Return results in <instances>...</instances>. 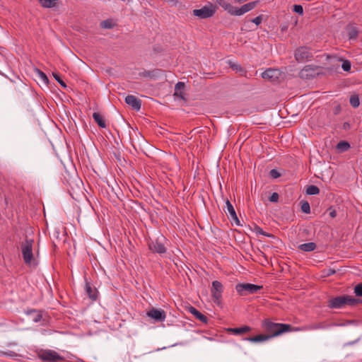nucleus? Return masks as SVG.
<instances>
[{"instance_id": "79ce46f5", "label": "nucleus", "mask_w": 362, "mask_h": 362, "mask_svg": "<svg viewBox=\"0 0 362 362\" xmlns=\"http://www.w3.org/2000/svg\"><path fill=\"white\" fill-rule=\"evenodd\" d=\"M255 231L256 232V233L261 234V235H262V233H264V230H262V228L257 226H255Z\"/></svg>"}, {"instance_id": "72a5a7b5", "label": "nucleus", "mask_w": 362, "mask_h": 362, "mask_svg": "<svg viewBox=\"0 0 362 362\" xmlns=\"http://www.w3.org/2000/svg\"><path fill=\"white\" fill-rule=\"evenodd\" d=\"M293 11L296 13H298L299 15H303V8L301 5H294L293 6Z\"/></svg>"}, {"instance_id": "a18cd8bd", "label": "nucleus", "mask_w": 362, "mask_h": 362, "mask_svg": "<svg viewBox=\"0 0 362 362\" xmlns=\"http://www.w3.org/2000/svg\"><path fill=\"white\" fill-rule=\"evenodd\" d=\"M262 235H264L267 237H270V238H274V235L273 234L267 233L265 231H264V233H262Z\"/></svg>"}, {"instance_id": "c85d7f7f", "label": "nucleus", "mask_w": 362, "mask_h": 362, "mask_svg": "<svg viewBox=\"0 0 362 362\" xmlns=\"http://www.w3.org/2000/svg\"><path fill=\"white\" fill-rule=\"evenodd\" d=\"M301 204V211L305 214H309L310 212V204L307 201H303Z\"/></svg>"}, {"instance_id": "7ed1b4c3", "label": "nucleus", "mask_w": 362, "mask_h": 362, "mask_svg": "<svg viewBox=\"0 0 362 362\" xmlns=\"http://www.w3.org/2000/svg\"><path fill=\"white\" fill-rule=\"evenodd\" d=\"M35 242L33 239H29L26 235L25 239L21 244V250L23 261L25 264H35V258L33 252V247Z\"/></svg>"}, {"instance_id": "6e6552de", "label": "nucleus", "mask_w": 362, "mask_h": 362, "mask_svg": "<svg viewBox=\"0 0 362 362\" xmlns=\"http://www.w3.org/2000/svg\"><path fill=\"white\" fill-rule=\"evenodd\" d=\"M164 240V237L160 235L157 238L154 240H151L148 243L149 249L153 252L158 253L160 255L164 254L166 252V248L165 247L163 241Z\"/></svg>"}, {"instance_id": "cd10ccee", "label": "nucleus", "mask_w": 362, "mask_h": 362, "mask_svg": "<svg viewBox=\"0 0 362 362\" xmlns=\"http://www.w3.org/2000/svg\"><path fill=\"white\" fill-rule=\"evenodd\" d=\"M358 30L356 28L352 27L349 29L348 35L349 39H356L358 37Z\"/></svg>"}, {"instance_id": "0eeeda50", "label": "nucleus", "mask_w": 362, "mask_h": 362, "mask_svg": "<svg viewBox=\"0 0 362 362\" xmlns=\"http://www.w3.org/2000/svg\"><path fill=\"white\" fill-rule=\"evenodd\" d=\"M216 8L215 6L210 4L209 6H204L200 9L193 10V14L201 19H205L213 16L216 13Z\"/></svg>"}, {"instance_id": "9b49d317", "label": "nucleus", "mask_w": 362, "mask_h": 362, "mask_svg": "<svg viewBox=\"0 0 362 362\" xmlns=\"http://www.w3.org/2000/svg\"><path fill=\"white\" fill-rule=\"evenodd\" d=\"M147 315L158 322L164 321L166 317L165 312L163 310L154 308L147 312Z\"/></svg>"}, {"instance_id": "5701e85b", "label": "nucleus", "mask_w": 362, "mask_h": 362, "mask_svg": "<svg viewBox=\"0 0 362 362\" xmlns=\"http://www.w3.org/2000/svg\"><path fill=\"white\" fill-rule=\"evenodd\" d=\"M350 144L349 142L346 141H339L337 144V149L339 151V152H345L346 151H348L349 148H350Z\"/></svg>"}, {"instance_id": "a878e982", "label": "nucleus", "mask_w": 362, "mask_h": 362, "mask_svg": "<svg viewBox=\"0 0 362 362\" xmlns=\"http://www.w3.org/2000/svg\"><path fill=\"white\" fill-rule=\"evenodd\" d=\"M306 193L309 195H316L320 193V189L315 185H309L306 189Z\"/></svg>"}, {"instance_id": "37998d69", "label": "nucleus", "mask_w": 362, "mask_h": 362, "mask_svg": "<svg viewBox=\"0 0 362 362\" xmlns=\"http://www.w3.org/2000/svg\"><path fill=\"white\" fill-rule=\"evenodd\" d=\"M329 216L332 217V218H335L336 216H337V212L334 209H332L331 208L329 209Z\"/></svg>"}, {"instance_id": "393cba45", "label": "nucleus", "mask_w": 362, "mask_h": 362, "mask_svg": "<svg viewBox=\"0 0 362 362\" xmlns=\"http://www.w3.org/2000/svg\"><path fill=\"white\" fill-rule=\"evenodd\" d=\"M38 1L44 8H52L57 5L54 3V0H38Z\"/></svg>"}, {"instance_id": "f257e3e1", "label": "nucleus", "mask_w": 362, "mask_h": 362, "mask_svg": "<svg viewBox=\"0 0 362 362\" xmlns=\"http://www.w3.org/2000/svg\"><path fill=\"white\" fill-rule=\"evenodd\" d=\"M362 303V300L348 295L339 296L328 300L327 306L332 309H339L346 305H356Z\"/></svg>"}, {"instance_id": "7c9ffc66", "label": "nucleus", "mask_w": 362, "mask_h": 362, "mask_svg": "<svg viewBox=\"0 0 362 362\" xmlns=\"http://www.w3.org/2000/svg\"><path fill=\"white\" fill-rule=\"evenodd\" d=\"M354 293L356 296L362 297V282L355 286Z\"/></svg>"}, {"instance_id": "4468645a", "label": "nucleus", "mask_w": 362, "mask_h": 362, "mask_svg": "<svg viewBox=\"0 0 362 362\" xmlns=\"http://www.w3.org/2000/svg\"><path fill=\"white\" fill-rule=\"evenodd\" d=\"M226 205L227 211H228V214L230 216V219L232 221H233L237 226H240L241 224H240V221H239V219L238 218V216L236 214L235 209H234L233 206L232 205V204L230 203V202L228 199L226 200Z\"/></svg>"}, {"instance_id": "412c9836", "label": "nucleus", "mask_w": 362, "mask_h": 362, "mask_svg": "<svg viewBox=\"0 0 362 362\" xmlns=\"http://www.w3.org/2000/svg\"><path fill=\"white\" fill-rule=\"evenodd\" d=\"M93 118L94 119L95 122L98 124V125L101 128H105L106 127V123L105 121L101 114L99 112H94L93 114Z\"/></svg>"}, {"instance_id": "f704fd0d", "label": "nucleus", "mask_w": 362, "mask_h": 362, "mask_svg": "<svg viewBox=\"0 0 362 362\" xmlns=\"http://www.w3.org/2000/svg\"><path fill=\"white\" fill-rule=\"evenodd\" d=\"M269 175L274 179H276L281 176V173L276 169H272L269 171Z\"/></svg>"}, {"instance_id": "aec40b11", "label": "nucleus", "mask_w": 362, "mask_h": 362, "mask_svg": "<svg viewBox=\"0 0 362 362\" xmlns=\"http://www.w3.org/2000/svg\"><path fill=\"white\" fill-rule=\"evenodd\" d=\"M216 3L221 6L224 10L227 11L230 15L233 14L234 6L225 0H216Z\"/></svg>"}, {"instance_id": "bb28decb", "label": "nucleus", "mask_w": 362, "mask_h": 362, "mask_svg": "<svg viewBox=\"0 0 362 362\" xmlns=\"http://www.w3.org/2000/svg\"><path fill=\"white\" fill-rule=\"evenodd\" d=\"M349 102L353 107H358L360 105L358 95L356 94L352 95L350 97Z\"/></svg>"}, {"instance_id": "a19ab883", "label": "nucleus", "mask_w": 362, "mask_h": 362, "mask_svg": "<svg viewBox=\"0 0 362 362\" xmlns=\"http://www.w3.org/2000/svg\"><path fill=\"white\" fill-rule=\"evenodd\" d=\"M140 76H142L144 77H152L153 75V71H146L143 73H141Z\"/></svg>"}, {"instance_id": "b1692460", "label": "nucleus", "mask_w": 362, "mask_h": 362, "mask_svg": "<svg viewBox=\"0 0 362 362\" xmlns=\"http://www.w3.org/2000/svg\"><path fill=\"white\" fill-rule=\"evenodd\" d=\"M115 25V23L113 22L112 19H107V20L103 21L100 23V27L102 28H105V29H111V28H114Z\"/></svg>"}, {"instance_id": "49530a36", "label": "nucleus", "mask_w": 362, "mask_h": 362, "mask_svg": "<svg viewBox=\"0 0 362 362\" xmlns=\"http://www.w3.org/2000/svg\"><path fill=\"white\" fill-rule=\"evenodd\" d=\"M341 111V107L339 105L337 106L335 110H334V114L335 115H337Z\"/></svg>"}, {"instance_id": "3c124183", "label": "nucleus", "mask_w": 362, "mask_h": 362, "mask_svg": "<svg viewBox=\"0 0 362 362\" xmlns=\"http://www.w3.org/2000/svg\"><path fill=\"white\" fill-rule=\"evenodd\" d=\"M54 3L57 4V0H54Z\"/></svg>"}, {"instance_id": "39448f33", "label": "nucleus", "mask_w": 362, "mask_h": 362, "mask_svg": "<svg viewBox=\"0 0 362 362\" xmlns=\"http://www.w3.org/2000/svg\"><path fill=\"white\" fill-rule=\"evenodd\" d=\"M38 357L44 362H59L63 361L64 358L53 350H42L38 354Z\"/></svg>"}, {"instance_id": "de8ad7c7", "label": "nucleus", "mask_w": 362, "mask_h": 362, "mask_svg": "<svg viewBox=\"0 0 362 362\" xmlns=\"http://www.w3.org/2000/svg\"><path fill=\"white\" fill-rule=\"evenodd\" d=\"M335 274V270L332 269H329L328 270V272H327V276H330V275H332V274Z\"/></svg>"}, {"instance_id": "423d86ee", "label": "nucleus", "mask_w": 362, "mask_h": 362, "mask_svg": "<svg viewBox=\"0 0 362 362\" xmlns=\"http://www.w3.org/2000/svg\"><path fill=\"white\" fill-rule=\"evenodd\" d=\"M294 57L297 62H304L305 61L310 60L313 55L309 47H300L296 49Z\"/></svg>"}, {"instance_id": "4be33fe9", "label": "nucleus", "mask_w": 362, "mask_h": 362, "mask_svg": "<svg viewBox=\"0 0 362 362\" xmlns=\"http://www.w3.org/2000/svg\"><path fill=\"white\" fill-rule=\"evenodd\" d=\"M317 245L315 243L310 242L307 243L301 244L298 246V248L304 252H311L316 249Z\"/></svg>"}, {"instance_id": "8fccbe9b", "label": "nucleus", "mask_w": 362, "mask_h": 362, "mask_svg": "<svg viewBox=\"0 0 362 362\" xmlns=\"http://www.w3.org/2000/svg\"><path fill=\"white\" fill-rule=\"evenodd\" d=\"M245 1H246V0H235V3L241 4V3H243V2Z\"/></svg>"}, {"instance_id": "6ab92c4d", "label": "nucleus", "mask_w": 362, "mask_h": 362, "mask_svg": "<svg viewBox=\"0 0 362 362\" xmlns=\"http://www.w3.org/2000/svg\"><path fill=\"white\" fill-rule=\"evenodd\" d=\"M185 88V84L183 82H178L175 86L174 95L181 99H185L183 90Z\"/></svg>"}, {"instance_id": "f8f14e48", "label": "nucleus", "mask_w": 362, "mask_h": 362, "mask_svg": "<svg viewBox=\"0 0 362 362\" xmlns=\"http://www.w3.org/2000/svg\"><path fill=\"white\" fill-rule=\"evenodd\" d=\"M280 74V71L278 69H268L262 73V77L271 82H275L279 80Z\"/></svg>"}, {"instance_id": "1a4fd4ad", "label": "nucleus", "mask_w": 362, "mask_h": 362, "mask_svg": "<svg viewBox=\"0 0 362 362\" xmlns=\"http://www.w3.org/2000/svg\"><path fill=\"white\" fill-rule=\"evenodd\" d=\"M211 292L212 297L214 298V302L217 304L221 303V299L222 297L223 292V285L218 281H214L212 282V287L211 288Z\"/></svg>"}, {"instance_id": "09e8293b", "label": "nucleus", "mask_w": 362, "mask_h": 362, "mask_svg": "<svg viewBox=\"0 0 362 362\" xmlns=\"http://www.w3.org/2000/svg\"><path fill=\"white\" fill-rule=\"evenodd\" d=\"M309 67H310V66H305L304 69L302 70V72L308 71Z\"/></svg>"}, {"instance_id": "ddd939ff", "label": "nucleus", "mask_w": 362, "mask_h": 362, "mask_svg": "<svg viewBox=\"0 0 362 362\" xmlns=\"http://www.w3.org/2000/svg\"><path fill=\"white\" fill-rule=\"evenodd\" d=\"M125 102L127 104L132 106V107L135 110L138 111L141 109V100L134 95H128L125 98Z\"/></svg>"}, {"instance_id": "9d476101", "label": "nucleus", "mask_w": 362, "mask_h": 362, "mask_svg": "<svg viewBox=\"0 0 362 362\" xmlns=\"http://www.w3.org/2000/svg\"><path fill=\"white\" fill-rule=\"evenodd\" d=\"M257 3H258L257 1L249 2L247 4H244L240 8L234 6L232 15L233 16L243 15L244 13L252 10L255 7V6L257 5Z\"/></svg>"}, {"instance_id": "dca6fc26", "label": "nucleus", "mask_w": 362, "mask_h": 362, "mask_svg": "<svg viewBox=\"0 0 362 362\" xmlns=\"http://www.w3.org/2000/svg\"><path fill=\"white\" fill-rule=\"evenodd\" d=\"M189 313L194 315V317L201 321L203 323L206 324L208 322V318L206 316L200 313L198 310H197L194 307L190 306L188 308Z\"/></svg>"}, {"instance_id": "2f4dec72", "label": "nucleus", "mask_w": 362, "mask_h": 362, "mask_svg": "<svg viewBox=\"0 0 362 362\" xmlns=\"http://www.w3.org/2000/svg\"><path fill=\"white\" fill-rule=\"evenodd\" d=\"M351 62L349 60H343L341 68L345 71H349L351 70Z\"/></svg>"}, {"instance_id": "e433bc0d", "label": "nucleus", "mask_w": 362, "mask_h": 362, "mask_svg": "<svg viewBox=\"0 0 362 362\" xmlns=\"http://www.w3.org/2000/svg\"><path fill=\"white\" fill-rule=\"evenodd\" d=\"M279 195L277 192H273L272 195L269 197V200L271 202H277L279 201Z\"/></svg>"}, {"instance_id": "f3484780", "label": "nucleus", "mask_w": 362, "mask_h": 362, "mask_svg": "<svg viewBox=\"0 0 362 362\" xmlns=\"http://www.w3.org/2000/svg\"><path fill=\"white\" fill-rule=\"evenodd\" d=\"M243 339L252 343H259L269 340V337L266 335V334H262L253 337H245Z\"/></svg>"}, {"instance_id": "c9c22d12", "label": "nucleus", "mask_w": 362, "mask_h": 362, "mask_svg": "<svg viewBox=\"0 0 362 362\" xmlns=\"http://www.w3.org/2000/svg\"><path fill=\"white\" fill-rule=\"evenodd\" d=\"M37 72L39 74V76L40 77V78L42 79V81H44L45 83H49V79H48V77L47 76V75L42 72V71L37 69Z\"/></svg>"}, {"instance_id": "20e7f679", "label": "nucleus", "mask_w": 362, "mask_h": 362, "mask_svg": "<svg viewBox=\"0 0 362 362\" xmlns=\"http://www.w3.org/2000/svg\"><path fill=\"white\" fill-rule=\"evenodd\" d=\"M262 288V286L250 283L238 284L235 286V290L240 296L257 293Z\"/></svg>"}, {"instance_id": "2eb2a0df", "label": "nucleus", "mask_w": 362, "mask_h": 362, "mask_svg": "<svg viewBox=\"0 0 362 362\" xmlns=\"http://www.w3.org/2000/svg\"><path fill=\"white\" fill-rule=\"evenodd\" d=\"M252 328L247 325H244L240 327L228 328L227 329L228 332L233 334L235 335H242L250 332Z\"/></svg>"}, {"instance_id": "473e14b6", "label": "nucleus", "mask_w": 362, "mask_h": 362, "mask_svg": "<svg viewBox=\"0 0 362 362\" xmlns=\"http://www.w3.org/2000/svg\"><path fill=\"white\" fill-rule=\"evenodd\" d=\"M52 75L54 76V78L58 81V83L64 88H66V83H64V81L62 80V78H60L59 74L57 73H55V72H53L52 73Z\"/></svg>"}, {"instance_id": "a211bd4d", "label": "nucleus", "mask_w": 362, "mask_h": 362, "mask_svg": "<svg viewBox=\"0 0 362 362\" xmlns=\"http://www.w3.org/2000/svg\"><path fill=\"white\" fill-rule=\"evenodd\" d=\"M85 290H86L87 295L91 300H97L98 293L97 289L95 288H93L91 286L89 282H88L87 281H86Z\"/></svg>"}, {"instance_id": "58836bf2", "label": "nucleus", "mask_w": 362, "mask_h": 362, "mask_svg": "<svg viewBox=\"0 0 362 362\" xmlns=\"http://www.w3.org/2000/svg\"><path fill=\"white\" fill-rule=\"evenodd\" d=\"M262 21V16H258L256 18L251 20V21L252 23H254L255 24H256L257 25H259L261 23Z\"/></svg>"}, {"instance_id": "ea45409f", "label": "nucleus", "mask_w": 362, "mask_h": 362, "mask_svg": "<svg viewBox=\"0 0 362 362\" xmlns=\"http://www.w3.org/2000/svg\"><path fill=\"white\" fill-rule=\"evenodd\" d=\"M230 67L233 70H235L236 71H243V68L238 64H233L230 65Z\"/></svg>"}, {"instance_id": "4c0bfd02", "label": "nucleus", "mask_w": 362, "mask_h": 362, "mask_svg": "<svg viewBox=\"0 0 362 362\" xmlns=\"http://www.w3.org/2000/svg\"><path fill=\"white\" fill-rule=\"evenodd\" d=\"M324 328H325V325L322 322L313 325L311 327V329H324Z\"/></svg>"}, {"instance_id": "c756f323", "label": "nucleus", "mask_w": 362, "mask_h": 362, "mask_svg": "<svg viewBox=\"0 0 362 362\" xmlns=\"http://www.w3.org/2000/svg\"><path fill=\"white\" fill-rule=\"evenodd\" d=\"M30 313H33L34 315L33 317V320L35 322H40L42 318V315L40 312H37L35 310H33V311H31Z\"/></svg>"}, {"instance_id": "c03bdc74", "label": "nucleus", "mask_w": 362, "mask_h": 362, "mask_svg": "<svg viewBox=\"0 0 362 362\" xmlns=\"http://www.w3.org/2000/svg\"><path fill=\"white\" fill-rule=\"evenodd\" d=\"M350 127H351V125H350V124H349V122H344V123L343 124V129H344V130H348V129H350Z\"/></svg>"}, {"instance_id": "f03ea898", "label": "nucleus", "mask_w": 362, "mask_h": 362, "mask_svg": "<svg viewBox=\"0 0 362 362\" xmlns=\"http://www.w3.org/2000/svg\"><path fill=\"white\" fill-rule=\"evenodd\" d=\"M263 327L267 332L266 335L269 337V339L272 337L292 330V327L290 325L275 323L268 320L264 321Z\"/></svg>"}]
</instances>
